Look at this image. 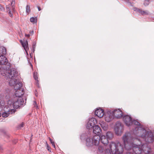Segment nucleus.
I'll return each instance as SVG.
<instances>
[{"instance_id":"40","label":"nucleus","mask_w":154,"mask_h":154,"mask_svg":"<svg viewBox=\"0 0 154 154\" xmlns=\"http://www.w3.org/2000/svg\"><path fill=\"white\" fill-rule=\"evenodd\" d=\"M50 140L51 142V143H52V142H53V141H52V140L51 138L49 139Z\"/></svg>"},{"instance_id":"6","label":"nucleus","mask_w":154,"mask_h":154,"mask_svg":"<svg viewBox=\"0 0 154 154\" xmlns=\"http://www.w3.org/2000/svg\"><path fill=\"white\" fill-rule=\"evenodd\" d=\"M100 137L99 135H95L93 137H89L86 139V143L87 146H91L93 145H98Z\"/></svg>"},{"instance_id":"18","label":"nucleus","mask_w":154,"mask_h":154,"mask_svg":"<svg viewBox=\"0 0 154 154\" xmlns=\"http://www.w3.org/2000/svg\"><path fill=\"white\" fill-rule=\"evenodd\" d=\"M99 123L103 130L106 131L107 130L108 126L106 123L104 121H100Z\"/></svg>"},{"instance_id":"17","label":"nucleus","mask_w":154,"mask_h":154,"mask_svg":"<svg viewBox=\"0 0 154 154\" xmlns=\"http://www.w3.org/2000/svg\"><path fill=\"white\" fill-rule=\"evenodd\" d=\"M134 10L135 11H137L142 15H148L149 14V13L148 11H143L141 9H139V8H134Z\"/></svg>"},{"instance_id":"37","label":"nucleus","mask_w":154,"mask_h":154,"mask_svg":"<svg viewBox=\"0 0 154 154\" xmlns=\"http://www.w3.org/2000/svg\"><path fill=\"white\" fill-rule=\"evenodd\" d=\"M30 36V35L29 34H26L25 35V36L26 37H29Z\"/></svg>"},{"instance_id":"1","label":"nucleus","mask_w":154,"mask_h":154,"mask_svg":"<svg viewBox=\"0 0 154 154\" xmlns=\"http://www.w3.org/2000/svg\"><path fill=\"white\" fill-rule=\"evenodd\" d=\"M124 147L126 150L133 151L136 154H140L143 152L147 154L150 151V148L146 141L141 137H134L129 133H125L122 137Z\"/></svg>"},{"instance_id":"28","label":"nucleus","mask_w":154,"mask_h":154,"mask_svg":"<svg viewBox=\"0 0 154 154\" xmlns=\"http://www.w3.org/2000/svg\"><path fill=\"white\" fill-rule=\"evenodd\" d=\"M128 152H126V154H133L134 152L133 151H131V150H128Z\"/></svg>"},{"instance_id":"8","label":"nucleus","mask_w":154,"mask_h":154,"mask_svg":"<svg viewBox=\"0 0 154 154\" xmlns=\"http://www.w3.org/2000/svg\"><path fill=\"white\" fill-rule=\"evenodd\" d=\"M123 131V125L121 122H117L115 127V131L116 134L120 135Z\"/></svg>"},{"instance_id":"12","label":"nucleus","mask_w":154,"mask_h":154,"mask_svg":"<svg viewBox=\"0 0 154 154\" xmlns=\"http://www.w3.org/2000/svg\"><path fill=\"white\" fill-rule=\"evenodd\" d=\"M96 122V120L94 118L90 119L87 123L86 128L88 129H90L94 128Z\"/></svg>"},{"instance_id":"10","label":"nucleus","mask_w":154,"mask_h":154,"mask_svg":"<svg viewBox=\"0 0 154 154\" xmlns=\"http://www.w3.org/2000/svg\"><path fill=\"white\" fill-rule=\"evenodd\" d=\"M123 119L127 126H129L131 125L133 120L131 116L128 115H126L124 116Z\"/></svg>"},{"instance_id":"39","label":"nucleus","mask_w":154,"mask_h":154,"mask_svg":"<svg viewBox=\"0 0 154 154\" xmlns=\"http://www.w3.org/2000/svg\"><path fill=\"white\" fill-rule=\"evenodd\" d=\"M25 50V51H26V53L27 54V55H28V50Z\"/></svg>"},{"instance_id":"9","label":"nucleus","mask_w":154,"mask_h":154,"mask_svg":"<svg viewBox=\"0 0 154 154\" xmlns=\"http://www.w3.org/2000/svg\"><path fill=\"white\" fill-rule=\"evenodd\" d=\"M11 86H14V89L17 90L15 93V96L17 97H21V96H22L24 93V91L21 88V87L22 86H21L20 88H18V85L14 84V85H12Z\"/></svg>"},{"instance_id":"27","label":"nucleus","mask_w":154,"mask_h":154,"mask_svg":"<svg viewBox=\"0 0 154 154\" xmlns=\"http://www.w3.org/2000/svg\"><path fill=\"white\" fill-rule=\"evenodd\" d=\"M46 145H47V148L48 150L50 151L51 152V148L50 146H49V145H48V144L47 143V142H46Z\"/></svg>"},{"instance_id":"30","label":"nucleus","mask_w":154,"mask_h":154,"mask_svg":"<svg viewBox=\"0 0 154 154\" xmlns=\"http://www.w3.org/2000/svg\"><path fill=\"white\" fill-rule=\"evenodd\" d=\"M9 16L11 17H13V15L11 13V11H9Z\"/></svg>"},{"instance_id":"4","label":"nucleus","mask_w":154,"mask_h":154,"mask_svg":"<svg viewBox=\"0 0 154 154\" xmlns=\"http://www.w3.org/2000/svg\"><path fill=\"white\" fill-rule=\"evenodd\" d=\"M7 70L6 75L7 76H8L10 80L9 81V84L10 86L14 85V84L18 85V88H20L22 85V84L21 82L19 81V80L17 79H14L17 75L18 72L15 69H11L10 72H8L7 74Z\"/></svg>"},{"instance_id":"38","label":"nucleus","mask_w":154,"mask_h":154,"mask_svg":"<svg viewBox=\"0 0 154 154\" xmlns=\"http://www.w3.org/2000/svg\"><path fill=\"white\" fill-rule=\"evenodd\" d=\"M38 8L39 11L41 10V9L40 7L38 6Z\"/></svg>"},{"instance_id":"3","label":"nucleus","mask_w":154,"mask_h":154,"mask_svg":"<svg viewBox=\"0 0 154 154\" xmlns=\"http://www.w3.org/2000/svg\"><path fill=\"white\" fill-rule=\"evenodd\" d=\"M24 101L22 97H19L17 99V100L15 101L12 104H9L8 106H6L4 108L5 112L2 114V116L3 117H7L9 115L14 113L15 110L11 109V108L13 107L14 108L17 109L20 107V106L23 105Z\"/></svg>"},{"instance_id":"31","label":"nucleus","mask_w":154,"mask_h":154,"mask_svg":"<svg viewBox=\"0 0 154 154\" xmlns=\"http://www.w3.org/2000/svg\"><path fill=\"white\" fill-rule=\"evenodd\" d=\"M35 44H33V45H32V48L33 49V51H34L35 50Z\"/></svg>"},{"instance_id":"42","label":"nucleus","mask_w":154,"mask_h":154,"mask_svg":"<svg viewBox=\"0 0 154 154\" xmlns=\"http://www.w3.org/2000/svg\"><path fill=\"white\" fill-rule=\"evenodd\" d=\"M1 67H0V69H1Z\"/></svg>"},{"instance_id":"14","label":"nucleus","mask_w":154,"mask_h":154,"mask_svg":"<svg viewBox=\"0 0 154 154\" xmlns=\"http://www.w3.org/2000/svg\"><path fill=\"white\" fill-rule=\"evenodd\" d=\"M96 116L99 117L101 118L104 115L103 110L101 108H99L96 109L95 112Z\"/></svg>"},{"instance_id":"2","label":"nucleus","mask_w":154,"mask_h":154,"mask_svg":"<svg viewBox=\"0 0 154 154\" xmlns=\"http://www.w3.org/2000/svg\"><path fill=\"white\" fill-rule=\"evenodd\" d=\"M135 125V129L133 130V134L129 133L134 137H141L146 141L148 142H152L154 141V137L151 132H146L145 129L140 126V123L137 121L133 120L131 125Z\"/></svg>"},{"instance_id":"11","label":"nucleus","mask_w":154,"mask_h":154,"mask_svg":"<svg viewBox=\"0 0 154 154\" xmlns=\"http://www.w3.org/2000/svg\"><path fill=\"white\" fill-rule=\"evenodd\" d=\"M111 111L114 117L115 116L118 119H119L122 116V112L120 109H116Z\"/></svg>"},{"instance_id":"16","label":"nucleus","mask_w":154,"mask_h":154,"mask_svg":"<svg viewBox=\"0 0 154 154\" xmlns=\"http://www.w3.org/2000/svg\"><path fill=\"white\" fill-rule=\"evenodd\" d=\"M20 42L21 43L22 45L25 50L29 49L28 44V41L27 40L23 41L22 40H20Z\"/></svg>"},{"instance_id":"25","label":"nucleus","mask_w":154,"mask_h":154,"mask_svg":"<svg viewBox=\"0 0 154 154\" xmlns=\"http://www.w3.org/2000/svg\"><path fill=\"white\" fill-rule=\"evenodd\" d=\"M149 0H146L145 1V2L144 3V5L145 6L149 4Z\"/></svg>"},{"instance_id":"26","label":"nucleus","mask_w":154,"mask_h":154,"mask_svg":"<svg viewBox=\"0 0 154 154\" xmlns=\"http://www.w3.org/2000/svg\"><path fill=\"white\" fill-rule=\"evenodd\" d=\"M33 104L34 105V106L35 107L36 109H38V106H37V103L35 101H34Z\"/></svg>"},{"instance_id":"15","label":"nucleus","mask_w":154,"mask_h":154,"mask_svg":"<svg viewBox=\"0 0 154 154\" xmlns=\"http://www.w3.org/2000/svg\"><path fill=\"white\" fill-rule=\"evenodd\" d=\"M101 130L98 125H96L93 128V132L95 134L99 135L101 132Z\"/></svg>"},{"instance_id":"29","label":"nucleus","mask_w":154,"mask_h":154,"mask_svg":"<svg viewBox=\"0 0 154 154\" xmlns=\"http://www.w3.org/2000/svg\"><path fill=\"white\" fill-rule=\"evenodd\" d=\"M10 5H8L6 6V9H7V10H8V11H11L10 10Z\"/></svg>"},{"instance_id":"34","label":"nucleus","mask_w":154,"mask_h":154,"mask_svg":"<svg viewBox=\"0 0 154 154\" xmlns=\"http://www.w3.org/2000/svg\"><path fill=\"white\" fill-rule=\"evenodd\" d=\"M101 150H100L99 148V149L100 151L101 152L103 151V150H104V149L103 147H101Z\"/></svg>"},{"instance_id":"32","label":"nucleus","mask_w":154,"mask_h":154,"mask_svg":"<svg viewBox=\"0 0 154 154\" xmlns=\"http://www.w3.org/2000/svg\"><path fill=\"white\" fill-rule=\"evenodd\" d=\"M14 6L13 5L12 6V11L14 12Z\"/></svg>"},{"instance_id":"41","label":"nucleus","mask_w":154,"mask_h":154,"mask_svg":"<svg viewBox=\"0 0 154 154\" xmlns=\"http://www.w3.org/2000/svg\"><path fill=\"white\" fill-rule=\"evenodd\" d=\"M11 101L10 100H9L8 101V104H9V103H11Z\"/></svg>"},{"instance_id":"20","label":"nucleus","mask_w":154,"mask_h":154,"mask_svg":"<svg viewBox=\"0 0 154 154\" xmlns=\"http://www.w3.org/2000/svg\"><path fill=\"white\" fill-rule=\"evenodd\" d=\"M106 137L108 139L111 140L113 137V134L112 132L109 131L106 133Z\"/></svg>"},{"instance_id":"33","label":"nucleus","mask_w":154,"mask_h":154,"mask_svg":"<svg viewBox=\"0 0 154 154\" xmlns=\"http://www.w3.org/2000/svg\"><path fill=\"white\" fill-rule=\"evenodd\" d=\"M15 2L14 1H13L12 2H11V6H12V5H14H14L15 4Z\"/></svg>"},{"instance_id":"19","label":"nucleus","mask_w":154,"mask_h":154,"mask_svg":"<svg viewBox=\"0 0 154 154\" xmlns=\"http://www.w3.org/2000/svg\"><path fill=\"white\" fill-rule=\"evenodd\" d=\"M100 140L101 143L104 145L107 144L108 143V139L104 135L102 136Z\"/></svg>"},{"instance_id":"22","label":"nucleus","mask_w":154,"mask_h":154,"mask_svg":"<svg viewBox=\"0 0 154 154\" xmlns=\"http://www.w3.org/2000/svg\"><path fill=\"white\" fill-rule=\"evenodd\" d=\"M37 19L36 17H32L30 18V22L33 23L36 22L37 21Z\"/></svg>"},{"instance_id":"36","label":"nucleus","mask_w":154,"mask_h":154,"mask_svg":"<svg viewBox=\"0 0 154 154\" xmlns=\"http://www.w3.org/2000/svg\"><path fill=\"white\" fill-rule=\"evenodd\" d=\"M24 125V124L23 123H22L20 124V127H23Z\"/></svg>"},{"instance_id":"5","label":"nucleus","mask_w":154,"mask_h":154,"mask_svg":"<svg viewBox=\"0 0 154 154\" xmlns=\"http://www.w3.org/2000/svg\"><path fill=\"white\" fill-rule=\"evenodd\" d=\"M110 151L112 153L121 154L123 152L124 146L120 142H112L109 145Z\"/></svg>"},{"instance_id":"21","label":"nucleus","mask_w":154,"mask_h":154,"mask_svg":"<svg viewBox=\"0 0 154 154\" xmlns=\"http://www.w3.org/2000/svg\"><path fill=\"white\" fill-rule=\"evenodd\" d=\"M2 49V52H1L3 54H5L6 53V49L4 47H1L0 48V50Z\"/></svg>"},{"instance_id":"13","label":"nucleus","mask_w":154,"mask_h":154,"mask_svg":"<svg viewBox=\"0 0 154 154\" xmlns=\"http://www.w3.org/2000/svg\"><path fill=\"white\" fill-rule=\"evenodd\" d=\"M114 118L111 111L107 112L105 115V120L108 122H109L112 119H113Z\"/></svg>"},{"instance_id":"24","label":"nucleus","mask_w":154,"mask_h":154,"mask_svg":"<svg viewBox=\"0 0 154 154\" xmlns=\"http://www.w3.org/2000/svg\"><path fill=\"white\" fill-rule=\"evenodd\" d=\"M30 11V8L29 5H27L26 8V12L27 13L29 14Z\"/></svg>"},{"instance_id":"35","label":"nucleus","mask_w":154,"mask_h":154,"mask_svg":"<svg viewBox=\"0 0 154 154\" xmlns=\"http://www.w3.org/2000/svg\"><path fill=\"white\" fill-rule=\"evenodd\" d=\"M51 143L52 144V145H53V146L55 148V144H54V142H52V143Z\"/></svg>"},{"instance_id":"7","label":"nucleus","mask_w":154,"mask_h":154,"mask_svg":"<svg viewBox=\"0 0 154 154\" xmlns=\"http://www.w3.org/2000/svg\"><path fill=\"white\" fill-rule=\"evenodd\" d=\"M8 62V61L6 57L3 55L0 56V67H1V69H0V72L1 74L3 76L6 75V73L7 72V70L9 69V67H6L5 66H2V65H5Z\"/></svg>"},{"instance_id":"23","label":"nucleus","mask_w":154,"mask_h":154,"mask_svg":"<svg viewBox=\"0 0 154 154\" xmlns=\"http://www.w3.org/2000/svg\"><path fill=\"white\" fill-rule=\"evenodd\" d=\"M38 74L37 72H34L33 73V77L38 82V75H37Z\"/></svg>"}]
</instances>
